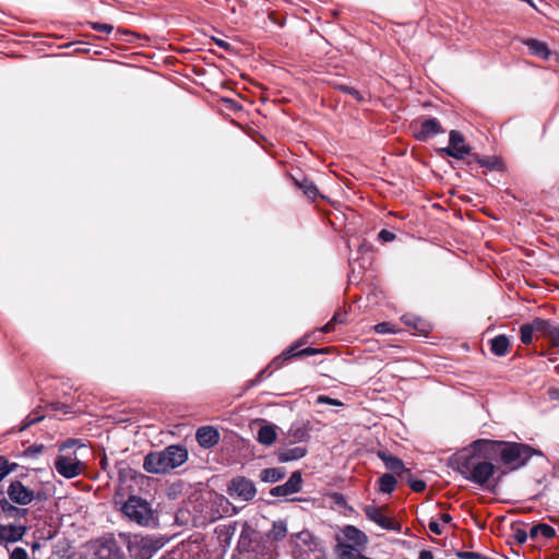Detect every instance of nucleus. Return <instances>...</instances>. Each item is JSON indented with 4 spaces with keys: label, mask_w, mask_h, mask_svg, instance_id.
<instances>
[{
    "label": "nucleus",
    "mask_w": 559,
    "mask_h": 559,
    "mask_svg": "<svg viewBox=\"0 0 559 559\" xmlns=\"http://www.w3.org/2000/svg\"><path fill=\"white\" fill-rule=\"evenodd\" d=\"M40 419H41V417H39V416H35V417L27 416L24 425L20 428V431L26 429L27 427H29L31 425H33L35 423H38Z\"/></svg>",
    "instance_id": "nucleus-43"
},
{
    "label": "nucleus",
    "mask_w": 559,
    "mask_h": 559,
    "mask_svg": "<svg viewBox=\"0 0 559 559\" xmlns=\"http://www.w3.org/2000/svg\"><path fill=\"white\" fill-rule=\"evenodd\" d=\"M525 45L528 47L530 51L544 59L547 60L550 55V50L548 49L547 45L543 41H539L537 39H527L525 41Z\"/></svg>",
    "instance_id": "nucleus-25"
},
{
    "label": "nucleus",
    "mask_w": 559,
    "mask_h": 559,
    "mask_svg": "<svg viewBox=\"0 0 559 559\" xmlns=\"http://www.w3.org/2000/svg\"><path fill=\"white\" fill-rule=\"evenodd\" d=\"M418 559H433V555L429 550H421Z\"/></svg>",
    "instance_id": "nucleus-47"
},
{
    "label": "nucleus",
    "mask_w": 559,
    "mask_h": 559,
    "mask_svg": "<svg viewBox=\"0 0 559 559\" xmlns=\"http://www.w3.org/2000/svg\"><path fill=\"white\" fill-rule=\"evenodd\" d=\"M374 331L379 334H394L397 332V330L389 322L378 323L374 325Z\"/></svg>",
    "instance_id": "nucleus-33"
},
{
    "label": "nucleus",
    "mask_w": 559,
    "mask_h": 559,
    "mask_svg": "<svg viewBox=\"0 0 559 559\" xmlns=\"http://www.w3.org/2000/svg\"><path fill=\"white\" fill-rule=\"evenodd\" d=\"M26 532L25 522H0V544H4L8 549V544L22 540Z\"/></svg>",
    "instance_id": "nucleus-9"
},
{
    "label": "nucleus",
    "mask_w": 559,
    "mask_h": 559,
    "mask_svg": "<svg viewBox=\"0 0 559 559\" xmlns=\"http://www.w3.org/2000/svg\"><path fill=\"white\" fill-rule=\"evenodd\" d=\"M43 447H39L38 449H35V452H38L41 450Z\"/></svg>",
    "instance_id": "nucleus-53"
},
{
    "label": "nucleus",
    "mask_w": 559,
    "mask_h": 559,
    "mask_svg": "<svg viewBox=\"0 0 559 559\" xmlns=\"http://www.w3.org/2000/svg\"><path fill=\"white\" fill-rule=\"evenodd\" d=\"M13 503L7 498L5 492L0 490V522H22L26 518L28 510Z\"/></svg>",
    "instance_id": "nucleus-10"
},
{
    "label": "nucleus",
    "mask_w": 559,
    "mask_h": 559,
    "mask_svg": "<svg viewBox=\"0 0 559 559\" xmlns=\"http://www.w3.org/2000/svg\"><path fill=\"white\" fill-rule=\"evenodd\" d=\"M188 460V450L183 445L171 444L162 451L145 455L143 468L151 474H165L181 466Z\"/></svg>",
    "instance_id": "nucleus-3"
},
{
    "label": "nucleus",
    "mask_w": 559,
    "mask_h": 559,
    "mask_svg": "<svg viewBox=\"0 0 559 559\" xmlns=\"http://www.w3.org/2000/svg\"><path fill=\"white\" fill-rule=\"evenodd\" d=\"M378 456L383 462L388 469L392 472H397L399 475H402L404 473L409 474V469L405 468L403 461L397 456H394L385 451H379Z\"/></svg>",
    "instance_id": "nucleus-18"
},
{
    "label": "nucleus",
    "mask_w": 559,
    "mask_h": 559,
    "mask_svg": "<svg viewBox=\"0 0 559 559\" xmlns=\"http://www.w3.org/2000/svg\"><path fill=\"white\" fill-rule=\"evenodd\" d=\"M94 559H126L115 539L97 540L94 547Z\"/></svg>",
    "instance_id": "nucleus-13"
},
{
    "label": "nucleus",
    "mask_w": 559,
    "mask_h": 559,
    "mask_svg": "<svg viewBox=\"0 0 559 559\" xmlns=\"http://www.w3.org/2000/svg\"><path fill=\"white\" fill-rule=\"evenodd\" d=\"M271 533L273 535V538L276 539V540H280V539L284 538L286 533H287L286 524L284 522H282V521L275 522L273 524Z\"/></svg>",
    "instance_id": "nucleus-32"
},
{
    "label": "nucleus",
    "mask_w": 559,
    "mask_h": 559,
    "mask_svg": "<svg viewBox=\"0 0 559 559\" xmlns=\"http://www.w3.org/2000/svg\"><path fill=\"white\" fill-rule=\"evenodd\" d=\"M198 443L205 449L212 448L219 441V432L212 426H203L197 430Z\"/></svg>",
    "instance_id": "nucleus-17"
},
{
    "label": "nucleus",
    "mask_w": 559,
    "mask_h": 559,
    "mask_svg": "<svg viewBox=\"0 0 559 559\" xmlns=\"http://www.w3.org/2000/svg\"><path fill=\"white\" fill-rule=\"evenodd\" d=\"M548 340L551 346L559 347V328L556 326L555 324L552 325L551 334Z\"/></svg>",
    "instance_id": "nucleus-41"
},
{
    "label": "nucleus",
    "mask_w": 559,
    "mask_h": 559,
    "mask_svg": "<svg viewBox=\"0 0 559 559\" xmlns=\"http://www.w3.org/2000/svg\"><path fill=\"white\" fill-rule=\"evenodd\" d=\"M554 323L549 320L535 318L532 322L520 328V338L525 345L533 342L534 337L545 336L549 338Z\"/></svg>",
    "instance_id": "nucleus-7"
},
{
    "label": "nucleus",
    "mask_w": 559,
    "mask_h": 559,
    "mask_svg": "<svg viewBox=\"0 0 559 559\" xmlns=\"http://www.w3.org/2000/svg\"><path fill=\"white\" fill-rule=\"evenodd\" d=\"M302 478L300 472L292 473L288 480L271 489L270 493L274 497H285L301 490Z\"/></svg>",
    "instance_id": "nucleus-14"
},
{
    "label": "nucleus",
    "mask_w": 559,
    "mask_h": 559,
    "mask_svg": "<svg viewBox=\"0 0 559 559\" xmlns=\"http://www.w3.org/2000/svg\"><path fill=\"white\" fill-rule=\"evenodd\" d=\"M92 28L103 33H110L114 29L111 24L94 22L91 24Z\"/></svg>",
    "instance_id": "nucleus-39"
},
{
    "label": "nucleus",
    "mask_w": 559,
    "mask_h": 559,
    "mask_svg": "<svg viewBox=\"0 0 559 559\" xmlns=\"http://www.w3.org/2000/svg\"><path fill=\"white\" fill-rule=\"evenodd\" d=\"M237 524L236 522L227 524V525H218L215 530L217 534V538L219 545L223 547H227L230 544L231 537L236 532Z\"/></svg>",
    "instance_id": "nucleus-22"
},
{
    "label": "nucleus",
    "mask_w": 559,
    "mask_h": 559,
    "mask_svg": "<svg viewBox=\"0 0 559 559\" xmlns=\"http://www.w3.org/2000/svg\"><path fill=\"white\" fill-rule=\"evenodd\" d=\"M316 403L317 404H328V405H333V406H342L343 405V403L341 401L332 399L326 395H319L316 400Z\"/></svg>",
    "instance_id": "nucleus-35"
},
{
    "label": "nucleus",
    "mask_w": 559,
    "mask_h": 559,
    "mask_svg": "<svg viewBox=\"0 0 559 559\" xmlns=\"http://www.w3.org/2000/svg\"><path fill=\"white\" fill-rule=\"evenodd\" d=\"M514 539L516 540L518 544L522 545L524 544L527 538L530 537V533H526V531L522 530V528H515L514 530Z\"/></svg>",
    "instance_id": "nucleus-38"
},
{
    "label": "nucleus",
    "mask_w": 559,
    "mask_h": 559,
    "mask_svg": "<svg viewBox=\"0 0 559 559\" xmlns=\"http://www.w3.org/2000/svg\"><path fill=\"white\" fill-rule=\"evenodd\" d=\"M288 438L293 442H304L310 438L309 429L306 424H293L287 432Z\"/></svg>",
    "instance_id": "nucleus-21"
},
{
    "label": "nucleus",
    "mask_w": 559,
    "mask_h": 559,
    "mask_svg": "<svg viewBox=\"0 0 559 559\" xmlns=\"http://www.w3.org/2000/svg\"><path fill=\"white\" fill-rule=\"evenodd\" d=\"M538 535H542L545 538L549 539V538L555 537L556 531L552 526H550L546 523H540V524L532 526L530 530V537L532 539H536L538 537Z\"/></svg>",
    "instance_id": "nucleus-27"
},
{
    "label": "nucleus",
    "mask_w": 559,
    "mask_h": 559,
    "mask_svg": "<svg viewBox=\"0 0 559 559\" xmlns=\"http://www.w3.org/2000/svg\"><path fill=\"white\" fill-rule=\"evenodd\" d=\"M321 352V349H318V348H313V347H307V348H304L301 350H296L295 347H290L289 349L285 350L283 353V356H284V359H290L293 357H296V356H312V355H317Z\"/></svg>",
    "instance_id": "nucleus-31"
},
{
    "label": "nucleus",
    "mask_w": 559,
    "mask_h": 559,
    "mask_svg": "<svg viewBox=\"0 0 559 559\" xmlns=\"http://www.w3.org/2000/svg\"><path fill=\"white\" fill-rule=\"evenodd\" d=\"M163 546L160 538L135 535L130 539L128 548L133 559H151Z\"/></svg>",
    "instance_id": "nucleus-6"
},
{
    "label": "nucleus",
    "mask_w": 559,
    "mask_h": 559,
    "mask_svg": "<svg viewBox=\"0 0 559 559\" xmlns=\"http://www.w3.org/2000/svg\"><path fill=\"white\" fill-rule=\"evenodd\" d=\"M478 440L473 444L459 451L451 457V467L460 473L466 480H469L483 488L488 487V483L495 474L496 466L488 461L491 451L478 444Z\"/></svg>",
    "instance_id": "nucleus-1"
},
{
    "label": "nucleus",
    "mask_w": 559,
    "mask_h": 559,
    "mask_svg": "<svg viewBox=\"0 0 559 559\" xmlns=\"http://www.w3.org/2000/svg\"><path fill=\"white\" fill-rule=\"evenodd\" d=\"M456 556L461 559H488L479 552L474 551H459Z\"/></svg>",
    "instance_id": "nucleus-37"
},
{
    "label": "nucleus",
    "mask_w": 559,
    "mask_h": 559,
    "mask_svg": "<svg viewBox=\"0 0 559 559\" xmlns=\"http://www.w3.org/2000/svg\"><path fill=\"white\" fill-rule=\"evenodd\" d=\"M120 510L126 518L141 526L150 527L157 524L158 519L151 502L139 496L131 495L121 504Z\"/></svg>",
    "instance_id": "nucleus-4"
},
{
    "label": "nucleus",
    "mask_w": 559,
    "mask_h": 559,
    "mask_svg": "<svg viewBox=\"0 0 559 559\" xmlns=\"http://www.w3.org/2000/svg\"><path fill=\"white\" fill-rule=\"evenodd\" d=\"M337 321H338L337 317H336V316H334V317L332 318V320H331L330 322H328V323L323 326V329H322V330H323V332H325V333L331 332V331L334 329V324H335V322H337Z\"/></svg>",
    "instance_id": "nucleus-45"
},
{
    "label": "nucleus",
    "mask_w": 559,
    "mask_h": 559,
    "mask_svg": "<svg viewBox=\"0 0 559 559\" xmlns=\"http://www.w3.org/2000/svg\"><path fill=\"white\" fill-rule=\"evenodd\" d=\"M308 450L306 447H294L283 449L276 452L277 460L282 463L297 461L306 456Z\"/></svg>",
    "instance_id": "nucleus-19"
},
{
    "label": "nucleus",
    "mask_w": 559,
    "mask_h": 559,
    "mask_svg": "<svg viewBox=\"0 0 559 559\" xmlns=\"http://www.w3.org/2000/svg\"><path fill=\"white\" fill-rule=\"evenodd\" d=\"M276 437L274 425H263L258 430L257 440L263 445H271L275 442Z\"/></svg>",
    "instance_id": "nucleus-23"
},
{
    "label": "nucleus",
    "mask_w": 559,
    "mask_h": 559,
    "mask_svg": "<svg viewBox=\"0 0 559 559\" xmlns=\"http://www.w3.org/2000/svg\"><path fill=\"white\" fill-rule=\"evenodd\" d=\"M74 444V440H68L66 443H63V445L61 447V453L57 456L55 461L56 471L58 472V474L66 478H74L79 476L84 468V464L79 459L76 452L69 451Z\"/></svg>",
    "instance_id": "nucleus-5"
},
{
    "label": "nucleus",
    "mask_w": 559,
    "mask_h": 559,
    "mask_svg": "<svg viewBox=\"0 0 559 559\" xmlns=\"http://www.w3.org/2000/svg\"><path fill=\"white\" fill-rule=\"evenodd\" d=\"M294 185L302 190L304 194L310 200L314 201L319 195V190L316 187V185L309 180L306 177H302L301 179L292 177Z\"/></svg>",
    "instance_id": "nucleus-20"
},
{
    "label": "nucleus",
    "mask_w": 559,
    "mask_h": 559,
    "mask_svg": "<svg viewBox=\"0 0 559 559\" xmlns=\"http://www.w3.org/2000/svg\"><path fill=\"white\" fill-rule=\"evenodd\" d=\"M510 341L504 334H500L490 341V350L496 356H504L508 353Z\"/></svg>",
    "instance_id": "nucleus-24"
},
{
    "label": "nucleus",
    "mask_w": 559,
    "mask_h": 559,
    "mask_svg": "<svg viewBox=\"0 0 559 559\" xmlns=\"http://www.w3.org/2000/svg\"><path fill=\"white\" fill-rule=\"evenodd\" d=\"M3 478H4V476H2V475L0 474V481H2V480H3Z\"/></svg>",
    "instance_id": "nucleus-54"
},
{
    "label": "nucleus",
    "mask_w": 559,
    "mask_h": 559,
    "mask_svg": "<svg viewBox=\"0 0 559 559\" xmlns=\"http://www.w3.org/2000/svg\"><path fill=\"white\" fill-rule=\"evenodd\" d=\"M40 543L39 542H35L32 544V551H33V556H35V552L40 548ZM34 559H37L36 557H34Z\"/></svg>",
    "instance_id": "nucleus-48"
},
{
    "label": "nucleus",
    "mask_w": 559,
    "mask_h": 559,
    "mask_svg": "<svg viewBox=\"0 0 559 559\" xmlns=\"http://www.w3.org/2000/svg\"><path fill=\"white\" fill-rule=\"evenodd\" d=\"M441 520L443 523H450L452 521V516L448 513L441 514Z\"/></svg>",
    "instance_id": "nucleus-50"
},
{
    "label": "nucleus",
    "mask_w": 559,
    "mask_h": 559,
    "mask_svg": "<svg viewBox=\"0 0 559 559\" xmlns=\"http://www.w3.org/2000/svg\"><path fill=\"white\" fill-rule=\"evenodd\" d=\"M478 444L491 451L492 454H499L501 463L510 471L523 467L533 455L542 454L531 445L520 442L478 440Z\"/></svg>",
    "instance_id": "nucleus-2"
},
{
    "label": "nucleus",
    "mask_w": 559,
    "mask_h": 559,
    "mask_svg": "<svg viewBox=\"0 0 559 559\" xmlns=\"http://www.w3.org/2000/svg\"><path fill=\"white\" fill-rule=\"evenodd\" d=\"M284 476H285V471L280 467L264 468L260 473L261 480L265 481V483H276V481L283 479Z\"/></svg>",
    "instance_id": "nucleus-28"
},
{
    "label": "nucleus",
    "mask_w": 559,
    "mask_h": 559,
    "mask_svg": "<svg viewBox=\"0 0 559 559\" xmlns=\"http://www.w3.org/2000/svg\"><path fill=\"white\" fill-rule=\"evenodd\" d=\"M229 495L242 501H250L257 495V488L253 481L246 477L234 478L228 487Z\"/></svg>",
    "instance_id": "nucleus-11"
},
{
    "label": "nucleus",
    "mask_w": 559,
    "mask_h": 559,
    "mask_svg": "<svg viewBox=\"0 0 559 559\" xmlns=\"http://www.w3.org/2000/svg\"><path fill=\"white\" fill-rule=\"evenodd\" d=\"M7 498L20 506L29 504L35 499V491L26 487L22 481H12L7 490Z\"/></svg>",
    "instance_id": "nucleus-12"
},
{
    "label": "nucleus",
    "mask_w": 559,
    "mask_h": 559,
    "mask_svg": "<svg viewBox=\"0 0 559 559\" xmlns=\"http://www.w3.org/2000/svg\"><path fill=\"white\" fill-rule=\"evenodd\" d=\"M99 464H100V466H102V468H103L104 471H106V469H107L108 461H107L106 455H104V456L100 459Z\"/></svg>",
    "instance_id": "nucleus-49"
},
{
    "label": "nucleus",
    "mask_w": 559,
    "mask_h": 559,
    "mask_svg": "<svg viewBox=\"0 0 559 559\" xmlns=\"http://www.w3.org/2000/svg\"><path fill=\"white\" fill-rule=\"evenodd\" d=\"M439 155L450 156L455 159H464L472 152V148L465 142L464 135L456 130H451L449 133V145L441 147L437 151Z\"/></svg>",
    "instance_id": "nucleus-8"
},
{
    "label": "nucleus",
    "mask_w": 559,
    "mask_h": 559,
    "mask_svg": "<svg viewBox=\"0 0 559 559\" xmlns=\"http://www.w3.org/2000/svg\"><path fill=\"white\" fill-rule=\"evenodd\" d=\"M344 91L350 95H353L357 100H361V96L359 94V92L357 90H355L354 87H344Z\"/></svg>",
    "instance_id": "nucleus-46"
},
{
    "label": "nucleus",
    "mask_w": 559,
    "mask_h": 559,
    "mask_svg": "<svg viewBox=\"0 0 559 559\" xmlns=\"http://www.w3.org/2000/svg\"><path fill=\"white\" fill-rule=\"evenodd\" d=\"M334 499H335V502H336V503H341L342 501H344L343 496H342V495H340V493H335V495H334Z\"/></svg>",
    "instance_id": "nucleus-51"
},
{
    "label": "nucleus",
    "mask_w": 559,
    "mask_h": 559,
    "mask_svg": "<svg viewBox=\"0 0 559 559\" xmlns=\"http://www.w3.org/2000/svg\"><path fill=\"white\" fill-rule=\"evenodd\" d=\"M444 130L440 122L436 118H429L420 123V129L416 132L415 136L419 141H426L439 133H443Z\"/></svg>",
    "instance_id": "nucleus-16"
},
{
    "label": "nucleus",
    "mask_w": 559,
    "mask_h": 559,
    "mask_svg": "<svg viewBox=\"0 0 559 559\" xmlns=\"http://www.w3.org/2000/svg\"><path fill=\"white\" fill-rule=\"evenodd\" d=\"M478 163L483 166H489V164L483 159H478Z\"/></svg>",
    "instance_id": "nucleus-52"
},
{
    "label": "nucleus",
    "mask_w": 559,
    "mask_h": 559,
    "mask_svg": "<svg viewBox=\"0 0 559 559\" xmlns=\"http://www.w3.org/2000/svg\"><path fill=\"white\" fill-rule=\"evenodd\" d=\"M379 238L383 241H392L395 239V235L390 231V230H386V229H382L380 233H379Z\"/></svg>",
    "instance_id": "nucleus-42"
},
{
    "label": "nucleus",
    "mask_w": 559,
    "mask_h": 559,
    "mask_svg": "<svg viewBox=\"0 0 559 559\" xmlns=\"http://www.w3.org/2000/svg\"><path fill=\"white\" fill-rule=\"evenodd\" d=\"M407 481L415 492H421L426 489V483L424 480L408 478Z\"/></svg>",
    "instance_id": "nucleus-36"
},
{
    "label": "nucleus",
    "mask_w": 559,
    "mask_h": 559,
    "mask_svg": "<svg viewBox=\"0 0 559 559\" xmlns=\"http://www.w3.org/2000/svg\"><path fill=\"white\" fill-rule=\"evenodd\" d=\"M429 530L435 533L436 535H441L442 534V530L440 527V524L437 522V521H430L429 522Z\"/></svg>",
    "instance_id": "nucleus-44"
},
{
    "label": "nucleus",
    "mask_w": 559,
    "mask_h": 559,
    "mask_svg": "<svg viewBox=\"0 0 559 559\" xmlns=\"http://www.w3.org/2000/svg\"><path fill=\"white\" fill-rule=\"evenodd\" d=\"M343 533L347 540L354 542L356 545H362L367 540L365 533L353 525L345 526Z\"/></svg>",
    "instance_id": "nucleus-29"
},
{
    "label": "nucleus",
    "mask_w": 559,
    "mask_h": 559,
    "mask_svg": "<svg viewBox=\"0 0 559 559\" xmlns=\"http://www.w3.org/2000/svg\"><path fill=\"white\" fill-rule=\"evenodd\" d=\"M13 466H15V464L10 466L9 462L4 457L0 456V474L2 476L5 477L7 475H9L12 472V469H13L12 467Z\"/></svg>",
    "instance_id": "nucleus-40"
},
{
    "label": "nucleus",
    "mask_w": 559,
    "mask_h": 559,
    "mask_svg": "<svg viewBox=\"0 0 559 559\" xmlns=\"http://www.w3.org/2000/svg\"><path fill=\"white\" fill-rule=\"evenodd\" d=\"M402 321L407 325L416 330L420 334H428L429 325L418 317L413 314H405L402 317Z\"/></svg>",
    "instance_id": "nucleus-26"
},
{
    "label": "nucleus",
    "mask_w": 559,
    "mask_h": 559,
    "mask_svg": "<svg viewBox=\"0 0 559 559\" xmlns=\"http://www.w3.org/2000/svg\"><path fill=\"white\" fill-rule=\"evenodd\" d=\"M396 478L392 474H383L379 479V490L383 493H391L395 490Z\"/></svg>",
    "instance_id": "nucleus-30"
},
{
    "label": "nucleus",
    "mask_w": 559,
    "mask_h": 559,
    "mask_svg": "<svg viewBox=\"0 0 559 559\" xmlns=\"http://www.w3.org/2000/svg\"><path fill=\"white\" fill-rule=\"evenodd\" d=\"M365 513L370 521L377 523L384 530L396 531L400 528V525L395 521L383 514L382 508L367 506L365 508Z\"/></svg>",
    "instance_id": "nucleus-15"
},
{
    "label": "nucleus",
    "mask_w": 559,
    "mask_h": 559,
    "mask_svg": "<svg viewBox=\"0 0 559 559\" xmlns=\"http://www.w3.org/2000/svg\"><path fill=\"white\" fill-rule=\"evenodd\" d=\"M9 559H29V556L24 548L15 547L10 551Z\"/></svg>",
    "instance_id": "nucleus-34"
}]
</instances>
